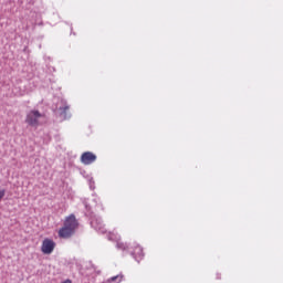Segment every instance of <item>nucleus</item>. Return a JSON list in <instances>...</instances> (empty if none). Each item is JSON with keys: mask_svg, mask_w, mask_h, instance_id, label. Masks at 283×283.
Instances as JSON below:
<instances>
[{"mask_svg": "<svg viewBox=\"0 0 283 283\" xmlns=\"http://www.w3.org/2000/svg\"><path fill=\"white\" fill-rule=\"evenodd\" d=\"M108 240H112V241H115V242H118L120 240V237L114 232H111L108 234Z\"/></svg>", "mask_w": 283, "mask_h": 283, "instance_id": "nucleus-5", "label": "nucleus"}, {"mask_svg": "<svg viewBox=\"0 0 283 283\" xmlns=\"http://www.w3.org/2000/svg\"><path fill=\"white\" fill-rule=\"evenodd\" d=\"M116 280H118V275L111 277V279L108 280V282H116Z\"/></svg>", "mask_w": 283, "mask_h": 283, "instance_id": "nucleus-9", "label": "nucleus"}, {"mask_svg": "<svg viewBox=\"0 0 283 283\" xmlns=\"http://www.w3.org/2000/svg\"><path fill=\"white\" fill-rule=\"evenodd\" d=\"M81 163H83V165H92V163H96V155L91 151L83 153L81 156Z\"/></svg>", "mask_w": 283, "mask_h": 283, "instance_id": "nucleus-4", "label": "nucleus"}, {"mask_svg": "<svg viewBox=\"0 0 283 283\" xmlns=\"http://www.w3.org/2000/svg\"><path fill=\"white\" fill-rule=\"evenodd\" d=\"M6 198V189H0V202Z\"/></svg>", "mask_w": 283, "mask_h": 283, "instance_id": "nucleus-7", "label": "nucleus"}, {"mask_svg": "<svg viewBox=\"0 0 283 283\" xmlns=\"http://www.w3.org/2000/svg\"><path fill=\"white\" fill-rule=\"evenodd\" d=\"M54 249H56V242L54 240L46 238L42 241L41 251L44 255H51Z\"/></svg>", "mask_w": 283, "mask_h": 283, "instance_id": "nucleus-3", "label": "nucleus"}, {"mask_svg": "<svg viewBox=\"0 0 283 283\" xmlns=\"http://www.w3.org/2000/svg\"><path fill=\"white\" fill-rule=\"evenodd\" d=\"M76 229H78V220H76V216L70 214L64 219L63 227L59 230L57 235L63 240H67L76 233Z\"/></svg>", "mask_w": 283, "mask_h": 283, "instance_id": "nucleus-1", "label": "nucleus"}, {"mask_svg": "<svg viewBox=\"0 0 283 283\" xmlns=\"http://www.w3.org/2000/svg\"><path fill=\"white\" fill-rule=\"evenodd\" d=\"M117 248H118V249H123V250L126 249V247L124 245V243H120V242H117Z\"/></svg>", "mask_w": 283, "mask_h": 283, "instance_id": "nucleus-8", "label": "nucleus"}, {"mask_svg": "<svg viewBox=\"0 0 283 283\" xmlns=\"http://www.w3.org/2000/svg\"><path fill=\"white\" fill-rule=\"evenodd\" d=\"M41 118H43V114H41V112L39 111L33 109L27 114L25 123H28L30 127H39V120H41Z\"/></svg>", "mask_w": 283, "mask_h": 283, "instance_id": "nucleus-2", "label": "nucleus"}, {"mask_svg": "<svg viewBox=\"0 0 283 283\" xmlns=\"http://www.w3.org/2000/svg\"><path fill=\"white\" fill-rule=\"evenodd\" d=\"M67 109H70V106H65V107L63 108L64 112H67Z\"/></svg>", "mask_w": 283, "mask_h": 283, "instance_id": "nucleus-10", "label": "nucleus"}, {"mask_svg": "<svg viewBox=\"0 0 283 283\" xmlns=\"http://www.w3.org/2000/svg\"><path fill=\"white\" fill-rule=\"evenodd\" d=\"M133 255H143V248L137 245L135 251L133 252Z\"/></svg>", "mask_w": 283, "mask_h": 283, "instance_id": "nucleus-6", "label": "nucleus"}]
</instances>
